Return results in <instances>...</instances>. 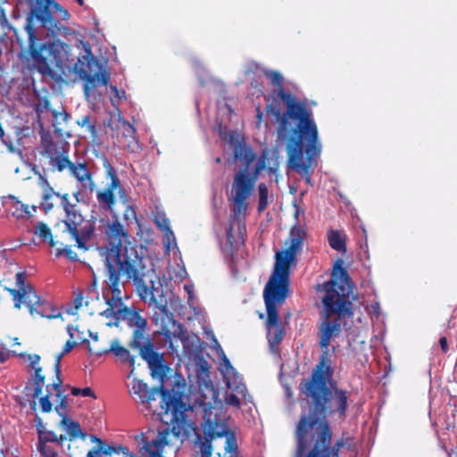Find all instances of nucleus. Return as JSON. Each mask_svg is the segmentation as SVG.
<instances>
[{"mask_svg": "<svg viewBox=\"0 0 457 457\" xmlns=\"http://www.w3.org/2000/svg\"><path fill=\"white\" fill-rule=\"evenodd\" d=\"M100 222L104 225L106 242L97 250L104 261L105 282L112 295L111 298L104 296L108 308L125 307L122 291L126 283L131 281L140 298L154 308L152 321L166 328L173 321V315L168 309L162 285L144 246L130 240L128 230L117 217L112 220L100 219Z\"/></svg>", "mask_w": 457, "mask_h": 457, "instance_id": "nucleus-1", "label": "nucleus"}, {"mask_svg": "<svg viewBox=\"0 0 457 457\" xmlns=\"http://www.w3.org/2000/svg\"><path fill=\"white\" fill-rule=\"evenodd\" d=\"M263 72L277 87L271 92L272 102L266 110L278 124V138L287 142L288 166L304 179L306 184L312 185L311 176L322 149L312 111L304 102L298 101L283 88L280 72L271 70H264Z\"/></svg>", "mask_w": 457, "mask_h": 457, "instance_id": "nucleus-2", "label": "nucleus"}, {"mask_svg": "<svg viewBox=\"0 0 457 457\" xmlns=\"http://www.w3.org/2000/svg\"><path fill=\"white\" fill-rule=\"evenodd\" d=\"M33 23V14L30 13L26 18L24 29L28 37L29 54L39 73L57 82H66L71 80L72 76H79L85 81L84 92L87 96L96 87L107 86L110 74L95 58L89 47H86L85 54L74 62L70 59L67 45L60 41L37 44Z\"/></svg>", "mask_w": 457, "mask_h": 457, "instance_id": "nucleus-3", "label": "nucleus"}, {"mask_svg": "<svg viewBox=\"0 0 457 457\" xmlns=\"http://www.w3.org/2000/svg\"><path fill=\"white\" fill-rule=\"evenodd\" d=\"M308 380L300 383L301 392L306 396L308 411L301 413L296 426V450L295 457H339L340 449L345 445L348 438H340L331 445L332 431L326 417L337 413L339 418H345L348 396L346 392L335 389L334 394L329 390L322 411L312 410V397L304 392Z\"/></svg>", "mask_w": 457, "mask_h": 457, "instance_id": "nucleus-4", "label": "nucleus"}, {"mask_svg": "<svg viewBox=\"0 0 457 457\" xmlns=\"http://www.w3.org/2000/svg\"><path fill=\"white\" fill-rule=\"evenodd\" d=\"M236 116L231 107L223 104L218 106L216 115V128L220 137L227 142L236 161L243 169L235 174L232 185L233 214L235 218L245 215L247 205L246 199L251 195L255 183L265 168V154L256 162L252 172L249 171L250 165L255 160L256 154L249 146L244 136L237 129H229V124Z\"/></svg>", "mask_w": 457, "mask_h": 457, "instance_id": "nucleus-5", "label": "nucleus"}, {"mask_svg": "<svg viewBox=\"0 0 457 457\" xmlns=\"http://www.w3.org/2000/svg\"><path fill=\"white\" fill-rule=\"evenodd\" d=\"M207 394H203L195 400V409L201 415L203 422L201 429L196 433L195 445L199 448L201 457H220L219 453H212V442L216 438L225 437V450L229 453H237V443L233 432L230 431L222 414V403L219 401V393L212 385L205 384Z\"/></svg>", "mask_w": 457, "mask_h": 457, "instance_id": "nucleus-6", "label": "nucleus"}, {"mask_svg": "<svg viewBox=\"0 0 457 457\" xmlns=\"http://www.w3.org/2000/svg\"><path fill=\"white\" fill-rule=\"evenodd\" d=\"M305 237V227L297 222L290 229L289 246L276 253L274 270L263 290L268 328L279 326L277 306L283 304L289 294L290 265L296 261Z\"/></svg>", "mask_w": 457, "mask_h": 457, "instance_id": "nucleus-7", "label": "nucleus"}, {"mask_svg": "<svg viewBox=\"0 0 457 457\" xmlns=\"http://www.w3.org/2000/svg\"><path fill=\"white\" fill-rule=\"evenodd\" d=\"M144 360L148 363L152 377L162 383L158 389L162 395L161 407L166 416L171 415L173 434L178 437L187 436L191 430L195 429V424L187 417V412L194 411L195 404L187 403V384L184 378L180 375L174 377L171 388L168 389L164 386L168 367L162 355L156 352Z\"/></svg>", "mask_w": 457, "mask_h": 457, "instance_id": "nucleus-8", "label": "nucleus"}, {"mask_svg": "<svg viewBox=\"0 0 457 457\" xmlns=\"http://www.w3.org/2000/svg\"><path fill=\"white\" fill-rule=\"evenodd\" d=\"M338 320H325L320 328V345L322 348L320 360L305 385L304 392L312 397V410L315 412L324 410V403L329 394L327 382L333 376L331 360L328 356L330 340L340 332Z\"/></svg>", "mask_w": 457, "mask_h": 457, "instance_id": "nucleus-9", "label": "nucleus"}, {"mask_svg": "<svg viewBox=\"0 0 457 457\" xmlns=\"http://www.w3.org/2000/svg\"><path fill=\"white\" fill-rule=\"evenodd\" d=\"M338 259L333 266L332 278L318 286L319 291H324L322 298L326 317L337 314L339 318H351L353 315V303L346 299L351 292L350 277Z\"/></svg>", "mask_w": 457, "mask_h": 457, "instance_id": "nucleus-10", "label": "nucleus"}, {"mask_svg": "<svg viewBox=\"0 0 457 457\" xmlns=\"http://www.w3.org/2000/svg\"><path fill=\"white\" fill-rule=\"evenodd\" d=\"M170 428H167L162 431H159L157 436L152 439L145 436L143 433L137 436L136 442L138 447V457H163L162 450L165 445L170 444L168 437L170 435H173V436L180 439L183 442L190 436L191 432L193 431L191 430L185 437H178L172 432L171 417L170 418Z\"/></svg>", "mask_w": 457, "mask_h": 457, "instance_id": "nucleus-11", "label": "nucleus"}, {"mask_svg": "<svg viewBox=\"0 0 457 457\" xmlns=\"http://www.w3.org/2000/svg\"><path fill=\"white\" fill-rule=\"evenodd\" d=\"M205 333L207 335H211L214 344L213 347L217 348V350L220 353L221 363L220 370L223 375L224 380L226 381L227 386L232 391L236 392L237 395H241L245 402L253 403V397L247 393L246 386L242 382V378L225 355L212 331L207 332L205 330Z\"/></svg>", "mask_w": 457, "mask_h": 457, "instance_id": "nucleus-12", "label": "nucleus"}, {"mask_svg": "<svg viewBox=\"0 0 457 457\" xmlns=\"http://www.w3.org/2000/svg\"><path fill=\"white\" fill-rule=\"evenodd\" d=\"M130 347L139 351L142 359H145L156 353L154 347L153 340L146 333V328L133 329Z\"/></svg>", "mask_w": 457, "mask_h": 457, "instance_id": "nucleus-13", "label": "nucleus"}, {"mask_svg": "<svg viewBox=\"0 0 457 457\" xmlns=\"http://www.w3.org/2000/svg\"><path fill=\"white\" fill-rule=\"evenodd\" d=\"M61 198V204L65 212L66 219L62 220L67 229H71L72 233H76L75 226L79 221H84L82 214L77 210V206L74 204H71L69 201L68 194H60L58 196Z\"/></svg>", "mask_w": 457, "mask_h": 457, "instance_id": "nucleus-14", "label": "nucleus"}, {"mask_svg": "<svg viewBox=\"0 0 457 457\" xmlns=\"http://www.w3.org/2000/svg\"><path fill=\"white\" fill-rule=\"evenodd\" d=\"M118 320L126 321L133 329H144L147 328V320L140 315L135 308L121 307L118 309Z\"/></svg>", "mask_w": 457, "mask_h": 457, "instance_id": "nucleus-15", "label": "nucleus"}, {"mask_svg": "<svg viewBox=\"0 0 457 457\" xmlns=\"http://www.w3.org/2000/svg\"><path fill=\"white\" fill-rule=\"evenodd\" d=\"M70 172L85 189H88L91 192L95 189L96 184L86 162H72Z\"/></svg>", "mask_w": 457, "mask_h": 457, "instance_id": "nucleus-16", "label": "nucleus"}, {"mask_svg": "<svg viewBox=\"0 0 457 457\" xmlns=\"http://www.w3.org/2000/svg\"><path fill=\"white\" fill-rule=\"evenodd\" d=\"M46 154L49 157V165L56 169L59 172L63 171L65 169H71L72 162L68 158L67 153H61L54 145L46 147Z\"/></svg>", "mask_w": 457, "mask_h": 457, "instance_id": "nucleus-17", "label": "nucleus"}, {"mask_svg": "<svg viewBox=\"0 0 457 457\" xmlns=\"http://www.w3.org/2000/svg\"><path fill=\"white\" fill-rule=\"evenodd\" d=\"M82 223H83V221H79L78 224H76V226H75L76 233L75 234L72 233V231H71V229H67L66 228H65V231L69 232V234L71 236V237L73 239H75L76 245L78 248L87 250V246L85 241L89 240L92 237V236L95 232V228H94V226L91 224L85 225L84 227L79 228Z\"/></svg>", "mask_w": 457, "mask_h": 457, "instance_id": "nucleus-18", "label": "nucleus"}, {"mask_svg": "<svg viewBox=\"0 0 457 457\" xmlns=\"http://www.w3.org/2000/svg\"><path fill=\"white\" fill-rule=\"evenodd\" d=\"M109 353H112L116 357L120 358L122 363H128L130 367H134L135 357L130 354L127 348L120 345L119 340H113L109 349L97 352L96 354L97 356H102L103 354Z\"/></svg>", "mask_w": 457, "mask_h": 457, "instance_id": "nucleus-19", "label": "nucleus"}, {"mask_svg": "<svg viewBox=\"0 0 457 457\" xmlns=\"http://www.w3.org/2000/svg\"><path fill=\"white\" fill-rule=\"evenodd\" d=\"M154 221L156 227L163 232V237L167 247L170 246V241L175 243V235L170 228V220L167 218L166 214L162 211H156Z\"/></svg>", "mask_w": 457, "mask_h": 457, "instance_id": "nucleus-20", "label": "nucleus"}, {"mask_svg": "<svg viewBox=\"0 0 457 457\" xmlns=\"http://www.w3.org/2000/svg\"><path fill=\"white\" fill-rule=\"evenodd\" d=\"M158 389L150 390L147 384L142 380L134 378L132 381L131 392L138 396V399L142 403H148L154 400V395Z\"/></svg>", "mask_w": 457, "mask_h": 457, "instance_id": "nucleus-21", "label": "nucleus"}, {"mask_svg": "<svg viewBox=\"0 0 457 457\" xmlns=\"http://www.w3.org/2000/svg\"><path fill=\"white\" fill-rule=\"evenodd\" d=\"M60 426L66 432L65 436L70 441L75 440L78 437L83 439L87 437V434L82 432L79 423L71 420L70 418L61 420Z\"/></svg>", "mask_w": 457, "mask_h": 457, "instance_id": "nucleus-22", "label": "nucleus"}, {"mask_svg": "<svg viewBox=\"0 0 457 457\" xmlns=\"http://www.w3.org/2000/svg\"><path fill=\"white\" fill-rule=\"evenodd\" d=\"M328 241L332 249L339 253L346 252L345 238L338 230L330 229L328 232Z\"/></svg>", "mask_w": 457, "mask_h": 457, "instance_id": "nucleus-23", "label": "nucleus"}, {"mask_svg": "<svg viewBox=\"0 0 457 457\" xmlns=\"http://www.w3.org/2000/svg\"><path fill=\"white\" fill-rule=\"evenodd\" d=\"M265 154V169L268 170L269 173L270 174H277L279 168V162H278V155L277 152L273 151L270 152L268 149H263L261 153V155L257 159V162H259L260 158Z\"/></svg>", "mask_w": 457, "mask_h": 457, "instance_id": "nucleus-24", "label": "nucleus"}, {"mask_svg": "<svg viewBox=\"0 0 457 457\" xmlns=\"http://www.w3.org/2000/svg\"><path fill=\"white\" fill-rule=\"evenodd\" d=\"M34 313H37L41 317L46 319H55L62 316L58 309L54 307L50 303L46 302V300H42L40 303L36 306Z\"/></svg>", "mask_w": 457, "mask_h": 457, "instance_id": "nucleus-25", "label": "nucleus"}, {"mask_svg": "<svg viewBox=\"0 0 457 457\" xmlns=\"http://www.w3.org/2000/svg\"><path fill=\"white\" fill-rule=\"evenodd\" d=\"M42 369L41 368H35L34 370V376H33V384L34 388L33 392L31 394V397L33 400L39 397V395L42 394L43 385L45 383V376L41 374ZM31 409H36V402L33 401L30 403Z\"/></svg>", "mask_w": 457, "mask_h": 457, "instance_id": "nucleus-26", "label": "nucleus"}, {"mask_svg": "<svg viewBox=\"0 0 457 457\" xmlns=\"http://www.w3.org/2000/svg\"><path fill=\"white\" fill-rule=\"evenodd\" d=\"M192 66L195 71L201 86L204 87L212 82L213 79L198 59H192Z\"/></svg>", "mask_w": 457, "mask_h": 457, "instance_id": "nucleus-27", "label": "nucleus"}, {"mask_svg": "<svg viewBox=\"0 0 457 457\" xmlns=\"http://www.w3.org/2000/svg\"><path fill=\"white\" fill-rule=\"evenodd\" d=\"M42 300L37 295L36 291L32 287H27L24 291V297L22 303L29 308L31 315L34 314V310H36V306L40 303Z\"/></svg>", "mask_w": 457, "mask_h": 457, "instance_id": "nucleus-28", "label": "nucleus"}, {"mask_svg": "<svg viewBox=\"0 0 457 457\" xmlns=\"http://www.w3.org/2000/svg\"><path fill=\"white\" fill-rule=\"evenodd\" d=\"M66 439H67L66 436H63V435L57 436L56 433H54V431L46 429V430H42L41 432L39 431L37 443H45V444L54 443V444H56L57 445L61 446L62 445L63 441H65Z\"/></svg>", "mask_w": 457, "mask_h": 457, "instance_id": "nucleus-29", "label": "nucleus"}, {"mask_svg": "<svg viewBox=\"0 0 457 457\" xmlns=\"http://www.w3.org/2000/svg\"><path fill=\"white\" fill-rule=\"evenodd\" d=\"M34 234L38 236L43 241L47 242L52 247L56 244L53 238L51 228L43 221L38 222L35 226Z\"/></svg>", "mask_w": 457, "mask_h": 457, "instance_id": "nucleus-30", "label": "nucleus"}, {"mask_svg": "<svg viewBox=\"0 0 457 457\" xmlns=\"http://www.w3.org/2000/svg\"><path fill=\"white\" fill-rule=\"evenodd\" d=\"M7 200L13 201L14 205L21 206V209H17V210L12 212V215L13 217L20 219V218H22L26 214H28V215L30 214L29 205L22 204L14 195H9L8 196L2 197L3 205L6 204Z\"/></svg>", "mask_w": 457, "mask_h": 457, "instance_id": "nucleus-31", "label": "nucleus"}, {"mask_svg": "<svg viewBox=\"0 0 457 457\" xmlns=\"http://www.w3.org/2000/svg\"><path fill=\"white\" fill-rule=\"evenodd\" d=\"M104 168L105 169L107 177L111 179V183L108 185V189L114 191L120 187V181L116 174V170L110 162L104 158Z\"/></svg>", "mask_w": 457, "mask_h": 457, "instance_id": "nucleus-32", "label": "nucleus"}, {"mask_svg": "<svg viewBox=\"0 0 457 457\" xmlns=\"http://www.w3.org/2000/svg\"><path fill=\"white\" fill-rule=\"evenodd\" d=\"M96 199L100 205L105 210H111L115 204V196L113 192L106 188L96 194Z\"/></svg>", "mask_w": 457, "mask_h": 457, "instance_id": "nucleus-33", "label": "nucleus"}, {"mask_svg": "<svg viewBox=\"0 0 457 457\" xmlns=\"http://www.w3.org/2000/svg\"><path fill=\"white\" fill-rule=\"evenodd\" d=\"M284 336L285 331L279 326L268 328L267 338L272 349L281 343Z\"/></svg>", "mask_w": 457, "mask_h": 457, "instance_id": "nucleus-34", "label": "nucleus"}, {"mask_svg": "<svg viewBox=\"0 0 457 457\" xmlns=\"http://www.w3.org/2000/svg\"><path fill=\"white\" fill-rule=\"evenodd\" d=\"M258 206L259 212H264L269 205V190L264 183H260L258 186Z\"/></svg>", "mask_w": 457, "mask_h": 457, "instance_id": "nucleus-35", "label": "nucleus"}, {"mask_svg": "<svg viewBox=\"0 0 457 457\" xmlns=\"http://www.w3.org/2000/svg\"><path fill=\"white\" fill-rule=\"evenodd\" d=\"M113 446L108 445L102 442V444L97 445L93 450H90L87 457H100L101 454L109 455L112 453Z\"/></svg>", "mask_w": 457, "mask_h": 457, "instance_id": "nucleus-36", "label": "nucleus"}, {"mask_svg": "<svg viewBox=\"0 0 457 457\" xmlns=\"http://www.w3.org/2000/svg\"><path fill=\"white\" fill-rule=\"evenodd\" d=\"M40 183L42 187H45L44 194L42 196L43 201L47 202L52 198L53 195H60V193L54 191L53 187L49 185L48 180L43 175H40Z\"/></svg>", "mask_w": 457, "mask_h": 457, "instance_id": "nucleus-37", "label": "nucleus"}, {"mask_svg": "<svg viewBox=\"0 0 457 457\" xmlns=\"http://www.w3.org/2000/svg\"><path fill=\"white\" fill-rule=\"evenodd\" d=\"M111 91L113 93V96L111 97V102L113 106L119 105L121 100L127 99L126 92L123 89H118L116 86H110Z\"/></svg>", "mask_w": 457, "mask_h": 457, "instance_id": "nucleus-38", "label": "nucleus"}, {"mask_svg": "<svg viewBox=\"0 0 457 457\" xmlns=\"http://www.w3.org/2000/svg\"><path fill=\"white\" fill-rule=\"evenodd\" d=\"M37 449L43 457H57L56 449L50 444L37 443Z\"/></svg>", "mask_w": 457, "mask_h": 457, "instance_id": "nucleus-39", "label": "nucleus"}, {"mask_svg": "<svg viewBox=\"0 0 457 457\" xmlns=\"http://www.w3.org/2000/svg\"><path fill=\"white\" fill-rule=\"evenodd\" d=\"M64 255L67 259L71 262L79 261L77 253L71 249V246L67 245L64 248H58L55 252V256L60 257Z\"/></svg>", "mask_w": 457, "mask_h": 457, "instance_id": "nucleus-40", "label": "nucleus"}, {"mask_svg": "<svg viewBox=\"0 0 457 457\" xmlns=\"http://www.w3.org/2000/svg\"><path fill=\"white\" fill-rule=\"evenodd\" d=\"M6 290L10 293V295L12 296V300L14 301V307L16 309H21L22 300L24 297V291L17 288H7Z\"/></svg>", "mask_w": 457, "mask_h": 457, "instance_id": "nucleus-41", "label": "nucleus"}, {"mask_svg": "<svg viewBox=\"0 0 457 457\" xmlns=\"http://www.w3.org/2000/svg\"><path fill=\"white\" fill-rule=\"evenodd\" d=\"M123 135L127 137L135 138L136 129L127 120H120Z\"/></svg>", "mask_w": 457, "mask_h": 457, "instance_id": "nucleus-42", "label": "nucleus"}, {"mask_svg": "<svg viewBox=\"0 0 457 457\" xmlns=\"http://www.w3.org/2000/svg\"><path fill=\"white\" fill-rule=\"evenodd\" d=\"M78 124L81 127H86L87 130L93 136H96V129L94 124L91 123L89 116H83Z\"/></svg>", "mask_w": 457, "mask_h": 457, "instance_id": "nucleus-43", "label": "nucleus"}, {"mask_svg": "<svg viewBox=\"0 0 457 457\" xmlns=\"http://www.w3.org/2000/svg\"><path fill=\"white\" fill-rule=\"evenodd\" d=\"M57 414L62 418V420L68 419V401L65 399H62L59 404H57L54 408Z\"/></svg>", "mask_w": 457, "mask_h": 457, "instance_id": "nucleus-44", "label": "nucleus"}, {"mask_svg": "<svg viewBox=\"0 0 457 457\" xmlns=\"http://www.w3.org/2000/svg\"><path fill=\"white\" fill-rule=\"evenodd\" d=\"M26 272H18L15 276V284L17 287L22 291H25L27 287H30V285L26 284Z\"/></svg>", "mask_w": 457, "mask_h": 457, "instance_id": "nucleus-45", "label": "nucleus"}, {"mask_svg": "<svg viewBox=\"0 0 457 457\" xmlns=\"http://www.w3.org/2000/svg\"><path fill=\"white\" fill-rule=\"evenodd\" d=\"M39 404L43 412H49L52 410V403L49 400V395H46L39 398Z\"/></svg>", "mask_w": 457, "mask_h": 457, "instance_id": "nucleus-46", "label": "nucleus"}, {"mask_svg": "<svg viewBox=\"0 0 457 457\" xmlns=\"http://www.w3.org/2000/svg\"><path fill=\"white\" fill-rule=\"evenodd\" d=\"M225 402L228 405H230V406L238 407L240 405L239 397L233 393L227 395V396L225 398Z\"/></svg>", "mask_w": 457, "mask_h": 457, "instance_id": "nucleus-47", "label": "nucleus"}, {"mask_svg": "<svg viewBox=\"0 0 457 457\" xmlns=\"http://www.w3.org/2000/svg\"><path fill=\"white\" fill-rule=\"evenodd\" d=\"M15 354V352L8 350L4 345H0V363L6 361L11 354Z\"/></svg>", "mask_w": 457, "mask_h": 457, "instance_id": "nucleus-48", "label": "nucleus"}, {"mask_svg": "<svg viewBox=\"0 0 457 457\" xmlns=\"http://www.w3.org/2000/svg\"><path fill=\"white\" fill-rule=\"evenodd\" d=\"M29 5L36 7L38 10L42 9L43 5L49 4L52 0H25Z\"/></svg>", "mask_w": 457, "mask_h": 457, "instance_id": "nucleus-49", "label": "nucleus"}, {"mask_svg": "<svg viewBox=\"0 0 457 457\" xmlns=\"http://www.w3.org/2000/svg\"><path fill=\"white\" fill-rule=\"evenodd\" d=\"M118 309L115 311L112 308H107L106 310L103 311L100 314L103 317L105 318H114L116 320H118Z\"/></svg>", "mask_w": 457, "mask_h": 457, "instance_id": "nucleus-50", "label": "nucleus"}, {"mask_svg": "<svg viewBox=\"0 0 457 457\" xmlns=\"http://www.w3.org/2000/svg\"><path fill=\"white\" fill-rule=\"evenodd\" d=\"M28 359L30 362V367L35 370V368H40L38 366L40 356L38 354H29Z\"/></svg>", "mask_w": 457, "mask_h": 457, "instance_id": "nucleus-51", "label": "nucleus"}, {"mask_svg": "<svg viewBox=\"0 0 457 457\" xmlns=\"http://www.w3.org/2000/svg\"><path fill=\"white\" fill-rule=\"evenodd\" d=\"M76 345V343L75 342H72V341H67L64 347H63V350L62 352L57 355V357H60V361L62 360V357L70 353L73 347Z\"/></svg>", "mask_w": 457, "mask_h": 457, "instance_id": "nucleus-52", "label": "nucleus"}, {"mask_svg": "<svg viewBox=\"0 0 457 457\" xmlns=\"http://www.w3.org/2000/svg\"><path fill=\"white\" fill-rule=\"evenodd\" d=\"M54 7L56 10L60 12L61 18L62 20H67L70 16L69 12L63 9L60 4L54 3Z\"/></svg>", "mask_w": 457, "mask_h": 457, "instance_id": "nucleus-53", "label": "nucleus"}, {"mask_svg": "<svg viewBox=\"0 0 457 457\" xmlns=\"http://www.w3.org/2000/svg\"><path fill=\"white\" fill-rule=\"evenodd\" d=\"M35 422H36V426H37V436L39 435V431L41 432L42 430H46V427L43 423V420L40 417L38 416H36L35 418Z\"/></svg>", "mask_w": 457, "mask_h": 457, "instance_id": "nucleus-54", "label": "nucleus"}, {"mask_svg": "<svg viewBox=\"0 0 457 457\" xmlns=\"http://www.w3.org/2000/svg\"><path fill=\"white\" fill-rule=\"evenodd\" d=\"M80 395L84 397H93L96 398L95 393L90 387H84L80 391Z\"/></svg>", "mask_w": 457, "mask_h": 457, "instance_id": "nucleus-55", "label": "nucleus"}, {"mask_svg": "<svg viewBox=\"0 0 457 457\" xmlns=\"http://www.w3.org/2000/svg\"><path fill=\"white\" fill-rule=\"evenodd\" d=\"M54 372H55L56 379L54 382H58V378H61L60 357H56L55 364H54Z\"/></svg>", "mask_w": 457, "mask_h": 457, "instance_id": "nucleus-56", "label": "nucleus"}, {"mask_svg": "<svg viewBox=\"0 0 457 457\" xmlns=\"http://www.w3.org/2000/svg\"><path fill=\"white\" fill-rule=\"evenodd\" d=\"M370 312L371 314H373L377 317L379 315V310H380L379 303L375 302L374 303H371L370 306Z\"/></svg>", "mask_w": 457, "mask_h": 457, "instance_id": "nucleus-57", "label": "nucleus"}, {"mask_svg": "<svg viewBox=\"0 0 457 457\" xmlns=\"http://www.w3.org/2000/svg\"><path fill=\"white\" fill-rule=\"evenodd\" d=\"M54 207V204L52 203L49 202V200L47 202H43L41 204V208L43 209V211L47 213L48 212H50Z\"/></svg>", "mask_w": 457, "mask_h": 457, "instance_id": "nucleus-58", "label": "nucleus"}, {"mask_svg": "<svg viewBox=\"0 0 457 457\" xmlns=\"http://www.w3.org/2000/svg\"><path fill=\"white\" fill-rule=\"evenodd\" d=\"M439 345L444 353H446L448 350L447 339L445 337H442L439 339Z\"/></svg>", "mask_w": 457, "mask_h": 457, "instance_id": "nucleus-59", "label": "nucleus"}, {"mask_svg": "<svg viewBox=\"0 0 457 457\" xmlns=\"http://www.w3.org/2000/svg\"><path fill=\"white\" fill-rule=\"evenodd\" d=\"M123 216H124V219L129 220V217L136 218V213L133 209H131L130 207H127Z\"/></svg>", "mask_w": 457, "mask_h": 457, "instance_id": "nucleus-60", "label": "nucleus"}, {"mask_svg": "<svg viewBox=\"0 0 457 457\" xmlns=\"http://www.w3.org/2000/svg\"><path fill=\"white\" fill-rule=\"evenodd\" d=\"M62 384V381L61 378H58V382H53L51 386L54 391L59 392V391H62L61 390Z\"/></svg>", "mask_w": 457, "mask_h": 457, "instance_id": "nucleus-61", "label": "nucleus"}, {"mask_svg": "<svg viewBox=\"0 0 457 457\" xmlns=\"http://www.w3.org/2000/svg\"><path fill=\"white\" fill-rule=\"evenodd\" d=\"M125 451H127V447L126 446H123V445H117V446H113V451L112 453H123Z\"/></svg>", "mask_w": 457, "mask_h": 457, "instance_id": "nucleus-62", "label": "nucleus"}, {"mask_svg": "<svg viewBox=\"0 0 457 457\" xmlns=\"http://www.w3.org/2000/svg\"><path fill=\"white\" fill-rule=\"evenodd\" d=\"M227 239L230 244H232V240L234 239L232 226L227 228Z\"/></svg>", "mask_w": 457, "mask_h": 457, "instance_id": "nucleus-63", "label": "nucleus"}, {"mask_svg": "<svg viewBox=\"0 0 457 457\" xmlns=\"http://www.w3.org/2000/svg\"><path fill=\"white\" fill-rule=\"evenodd\" d=\"M82 300H83V298H82V296H81V295H78V296L75 298V300H74V303H75V309H76V310L81 307V305H82Z\"/></svg>", "mask_w": 457, "mask_h": 457, "instance_id": "nucleus-64", "label": "nucleus"}]
</instances>
